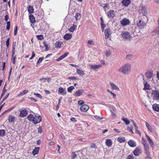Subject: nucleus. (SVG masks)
Instances as JSON below:
<instances>
[{"label": "nucleus", "instance_id": "nucleus-39", "mask_svg": "<svg viewBox=\"0 0 159 159\" xmlns=\"http://www.w3.org/2000/svg\"><path fill=\"white\" fill-rule=\"evenodd\" d=\"M144 151L147 156H150V153L149 151V149L145 150H144Z\"/></svg>", "mask_w": 159, "mask_h": 159}, {"label": "nucleus", "instance_id": "nucleus-55", "mask_svg": "<svg viewBox=\"0 0 159 159\" xmlns=\"http://www.w3.org/2000/svg\"><path fill=\"white\" fill-rule=\"evenodd\" d=\"M84 103V102L82 100H80L78 101V104L79 105H82Z\"/></svg>", "mask_w": 159, "mask_h": 159}, {"label": "nucleus", "instance_id": "nucleus-5", "mask_svg": "<svg viewBox=\"0 0 159 159\" xmlns=\"http://www.w3.org/2000/svg\"><path fill=\"white\" fill-rule=\"evenodd\" d=\"M42 118L40 116L35 115L34 117V119L33 123L35 124L40 123L42 120Z\"/></svg>", "mask_w": 159, "mask_h": 159}, {"label": "nucleus", "instance_id": "nucleus-27", "mask_svg": "<svg viewBox=\"0 0 159 159\" xmlns=\"http://www.w3.org/2000/svg\"><path fill=\"white\" fill-rule=\"evenodd\" d=\"M34 115L32 114H30L27 116V119L30 121H31L33 122V120L34 119Z\"/></svg>", "mask_w": 159, "mask_h": 159}, {"label": "nucleus", "instance_id": "nucleus-47", "mask_svg": "<svg viewBox=\"0 0 159 159\" xmlns=\"http://www.w3.org/2000/svg\"><path fill=\"white\" fill-rule=\"evenodd\" d=\"M44 45V47L45 48V51H48L49 50L48 48V45L46 43V42H44L43 43Z\"/></svg>", "mask_w": 159, "mask_h": 159}, {"label": "nucleus", "instance_id": "nucleus-29", "mask_svg": "<svg viewBox=\"0 0 159 159\" xmlns=\"http://www.w3.org/2000/svg\"><path fill=\"white\" fill-rule=\"evenodd\" d=\"M90 67L93 69H98L102 66L101 65H89Z\"/></svg>", "mask_w": 159, "mask_h": 159}, {"label": "nucleus", "instance_id": "nucleus-17", "mask_svg": "<svg viewBox=\"0 0 159 159\" xmlns=\"http://www.w3.org/2000/svg\"><path fill=\"white\" fill-rule=\"evenodd\" d=\"M128 143L130 147H134L136 145V142L133 140H129L128 142Z\"/></svg>", "mask_w": 159, "mask_h": 159}, {"label": "nucleus", "instance_id": "nucleus-15", "mask_svg": "<svg viewBox=\"0 0 159 159\" xmlns=\"http://www.w3.org/2000/svg\"><path fill=\"white\" fill-rule=\"evenodd\" d=\"M8 121L9 123H14L16 121V117L12 115L9 116L8 119Z\"/></svg>", "mask_w": 159, "mask_h": 159}, {"label": "nucleus", "instance_id": "nucleus-62", "mask_svg": "<svg viewBox=\"0 0 159 159\" xmlns=\"http://www.w3.org/2000/svg\"><path fill=\"white\" fill-rule=\"evenodd\" d=\"M30 99L31 100V101H33L34 102H37V100L35 99L34 98L31 97V98H30Z\"/></svg>", "mask_w": 159, "mask_h": 159}, {"label": "nucleus", "instance_id": "nucleus-33", "mask_svg": "<svg viewBox=\"0 0 159 159\" xmlns=\"http://www.w3.org/2000/svg\"><path fill=\"white\" fill-rule=\"evenodd\" d=\"M77 27L76 25L73 24L69 29V31L71 32H73Z\"/></svg>", "mask_w": 159, "mask_h": 159}, {"label": "nucleus", "instance_id": "nucleus-60", "mask_svg": "<svg viewBox=\"0 0 159 159\" xmlns=\"http://www.w3.org/2000/svg\"><path fill=\"white\" fill-rule=\"evenodd\" d=\"M60 100H59V102L56 107V110H58V109H59V105H60Z\"/></svg>", "mask_w": 159, "mask_h": 159}, {"label": "nucleus", "instance_id": "nucleus-2", "mask_svg": "<svg viewBox=\"0 0 159 159\" xmlns=\"http://www.w3.org/2000/svg\"><path fill=\"white\" fill-rule=\"evenodd\" d=\"M152 96L154 100H157L159 99V92L157 90H152Z\"/></svg>", "mask_w": 159, "mask_h": 159}, {"label": "nucleus", "instance_id": "nucleus-19", "mask_svg": "<svg viewBox=\"0 0 159 159\" xmlns=\"http://www.w3.org/2000/svg\"><path fill=\"white\" fill-rule=\"evenodd\" d=\"M145 75L148 79H150L153 76V72L152 71H149L146 73Z\"/></svg>", "mask_w": 159, "mask_h": 159}, {"label": "nucleus", "instance_id": "nucleus-43", "mask_svg": "<svg viewBox=\"0 0 159 159\" xmlns=\"http://www.w3.org/2000/svg\"><path fill=\"white\" fill-rule=\"evenodd\" d=\"M127 129L131 133V134H133L134 133V132L133 131V128L131 126H129L128 127Z\"/></svg>", "mask_w": 159, "mask_h": 159}, {"label": "nucleus", "instance_id": "nucleus-38", "mask_svg": "<svg viewBox=\"0 0 159 159\" xmlns=\"http://www.w3.org/2000/svg\"><path fill=\"white\" fill-rule=\"evenodd\" d=\"M81 14H79V13H77L76 15H75V18L77 20H78L80 19V18L81 17Z\"/></svg>", "mask_w": 159, "mask_h": 159}, {"label": "nucleus", "instance_id": "nucleus-58", "mask_svg": "<svg viewBox=\"0 0 159 159\" xmlns=\"http://www.w3.org/2000/svg\"><path fill=\"white\" fill-rule=\"evenodd\" d=\"M69 79L72 80H75L77 79L76 78L75 76L70 77L69 78Z\"/></svg>", "mask_w": 159, "mask_h": 159}, {"label": "nucleus", "instance_id": "nucleus-54", "mask_svg": "<svg viewBox=\"0 0 159 159\" xmlns=\"http://www.w3.org/2000/svg\"><path fill=\"white\" fill-rule=\"evenodd\" d=\"M18 30V27L17 26H15V29L14 31V35H16L17 34Z\"/></svg>", "mask_w": 159, "mask_h": 159}, {"label": "nucleus", "instance_id": "nucleus-52", "mask_svg": "<svg viewBox=\"0 0 159 159\" xmlns=\"http://www.w3.org/2000/svg\"><path fill=\"white\" fill-rule=\"evenodd\" d=\"M10 27V21H8L7 22V29L9 30Z\"/></svg>", "mask_w": 159, "mask_h": 159}, {"label": "nucleus", "instance_id": "nucleus-18", "mask_svg": "<svg viewBox=\"0 0 159 159\" xmlns=\"http://www.w3.org/2000/svg\"><path fill=\"white\" fill-rule=\"evenodd\" d=\"M84 92V90L82 89H80L76 91L74 95L75 96H80Z\"/></svg>", "mask_w": 159, "mask_h": 159}, {"label": "nucleus", "instance_id": "nucleus-16", "mask_svg": "<svg viewBox=\"0 0 159 159\" xmlns=\"http://www.w3.org/2000/svg\"><path fill=\"white\" fill-rule=\"evenodd\" d=\"M114 11L113 10L110 11H108L107 13V16L108 17L111 19H113L114 18L115 16L114 12Z\"/></svg>", "mask_w": 159, "mask_h": 159}, {"label": "nucleus", "instance_id": "nucleus-48", "mask_svg": "<svg viewBox=\"0 0 159 159\" xmlns=\"http://www.w3.org/2000/svg\"><path fill=\"white\" fill-rule=\"evenodd\" d=\"M111 54V52L110 51H108L106 52V55L107 57H109Z\"/></svg>", "mask_w": 159, "mask_h": 159}, {"label": "nucleus", "instance_id": "nucleus-46", "mask_svg": "<svg viewBox=\"0 0 159 159\" xmlns=\"http://www.w3.org/2000/svg\"><path fill=\"white\" fill-rule=\"evenodd\" d=\"M34 95L36 96L37 97L40 99H42L43 98L42 96H41L40 94L38 93H34Z\"/></svg>", "mask_w": 159, "mask_h": 159}, {"label": "nucleus", "instance_id": "nucleus-8", "mask_svg": "<svg viewBox=\"0 0 159 159\" xmlns=\"http://www.w3.org/2000/svg\"><path fill=\"white\" fill-rule=\"evenodd\" d=\"M111 33V31L109 28H108L105 29L104 30L105 38L106 39H108Z\"/></svg>", "mask_w": 159, "mask_h": 159}, {"label": "nucleus", "instance_id": "nucleus-10", "mask_svg": "<svg viewBox=\"0 0 159 159\" xmlns=\"http://www.w3.org/2000/svg\"><path fill=\"white\" fill-rule=\"evenodd\" d=\"M131 2V0H122L121 3L123 6L127 7L130 4Z\"/></svg>", "mask_w": 159, "mask_h": 159}, {"label": "nucleus", "instance_id": "nucleus-44", "mask_svg": "<svg viewBox=\"0 0 159 159\" xmlns=\"http://www.w3.org/2000/svg\"><path fill=\"white\" fill-rule=\"evenodd\" d=\"M144 149V150L147 149H149V147L148 143H146V144L143 145Z\"/></svg>", "mask_w": 159, "mask_h": 159}, {"label": "nucleus", "instance_id": "nucleus-49", "mask_svg": "<svg viewBox=\"0 0 159 159\" xmlns=\"http://www.w3.org/2000/svg\"><path fill=\"white\" fill-rule=\"evenodd\" d=\"M134 157L132 155H128L126 157V159H133Z\"/></svg>", "mask_w": 159, "mask_h": 159}, {"label": "nucleus", "instance_id": "nucleus-51", "mask_svg": "<svg viewBox=\"0 0 159 159\" xmlns=\"http://www.w3.org/2000/svg\"><path fill=\"white\" fill-rule=\"evenodd\" d=\"M37 37L38 39L39 40H42L43 39V36L41 35H37Z\"/></svg>", "mask_w": 159, "mask_h": 159}, {"label": "nucleus", "instance_id": "nucleus-6", "mask_svg": "<svg viewBox=\"0 0 159 159\" xmlns=\"http://www.w3.org/2000/svg\"><path fill=\"white\" fill-rule=\"evenodd\" d=\"M120 24L123 26H125L129 25L130 24V21L127 18H125L120 21Z\"/></svg>", "mask_w": 159, "mask_h": 159}, {"label": "nucleus", "instance_id": "nucleus-24", "mask_svg": "<svg viewBox=\"0 0 159 159\" xmlns=\"http://www.w3.org/2000/svg\"><path fill=\"white\" fill-rule=\"evenodd\" d=\"M72 37L71 34H66L64 36V39L66 40H68L70 39Z\"/></svg>", "mask_w": 159, "mask_h": 159}, {"label": "nucleus", "instance_id": "nucleus-61", "mask_svg": "<svg viewBox=\"0 0 159 159\" xmlns=\"http://www.w3.org/2000/svg\"><path fill=\"white\" fill-rule=\"evenodd\" d=\"M88 43L90 45H92L93 44V41L92 40H89L88 41Z\"/></svg>", "mask_w": 159, "mask_h": 159}, {"label": "nucleus", "instance_id": "nucleus-30", "mask_svg": "<svg viewBox=\"0 0 159 159\" xmlns=\"http://www.w3.org/2000/svg\"><path fill=\"white\" fill-rule=\"evenodd\" d=\"M112 144V141L110 139H107L106 141V144L107 146L111 147Z\"/></svg>", "mask_w": 159, "mask_h": 159}, {"label": "nucleus", "instance_id": "nucleus-37", "mask_svg": "<svg viewBox=\"0 0 159 159\" xmlns=\"http://www.w3.org/2000/svg\"><path fill=\"white\" fill-rule=\"evenodd\" d=\"M75 88L73 86H70L67 88V91L70 93H71L73 90Z\"/></svg>", "mask_w": 159, "mask_h": 159}, {"label": "nucleus", "instance_id": "nucleus-26", "mask_svg": "<svg viewBox=\"0 0 159 159\" xmlns=\"http://www.w3.org/2000/svg\"><path fill=\"white\" fill-rule=\"evenodd\" d=\"M145 123L147 128L149 131L151 132H152L153 131V129H152V127L147 122H146Z\"/></svg>", "mask_w": 159, "mask_h": 159}, {"label": "nucleus", "instance_id": "nucleus-34", "mask_svg": "<svg viewBox=\"0 0 159 159\" xmlns=\"http://www.w3.org/2000/svg\"><path fill=\"white\" fill-rule=\"evenodd\" d=\"M63 43L61 42L57 41L55 44V47L56 48H60L61 47V45Z\"/></svg>", "mask_w": 159, "mask_h": 159}, {"label": "nucleus", "instance_id": "nucleus-23", "mask_svg": "<svg viewBox=\"0 0 159 159\" xmlns=\"http://www.w3.org/2000/svg\"><path fill=\"white\" fill-rule=\"evenodd\" d=\"M68 52H66L64 53L63 55L60 57L57 60V61H59L65 58L68 55Z\"/></svg>", "mask_w": 159, "mask_h": 159}, {"label": "nucleus", "instance_id": "nucleus-42", "mask_svg": "<svg viewBox=\"0 0 159 159\" xmlns=\"http://www.w3.org/2000/svg\"><path fill=\"white\" fill-rule=\"evenodd\" d=\"M144 89H146L148 90L149 89H150V85H149L147 84V83H146L144 85Z\"/></svg>", "mask_w": 159, "mask_h": 159}, {"label": "nucleus", "instance_id": "nucleus-41", "mask_svg": "<svg viewBox=\"0 0 159 159\" xmlns=\"http://www.w3.org/2000/svg\"><path fill=\"white\" fill-rule=\"evenodd\" d=\"M28 92V90H24L23 91V92H20V95L22 96H23L27 93Z\"/></svg>", "mask_w": 159, "mask_h": 159}, {"label": "nucleus", "instance_id": "nucleus-4", "mask_svg": "<svg viewBox=\"0 0 159 159\" xmlns=\"http://www.w3.org/2000/svg\"><path fill=\"white\" fill-rule=\"evenodd\" d=\"M35 16L40 19L43 18L44 15L43 10L41 9H39L38 11L35 12Z\"/></svg>", "mask_w": 159, "mask_h": 159}, {"label": "nucleus", "instance_id": "nucleus-20", "mask_svg": "<svg viewBox=\"0 0 159 159\" xmlns=\"http://www.w3.org/2000/svg\"><path fill=\"white\" fill-rule=\"evenodd\" d=\"M76 73L81 76H83L85 74L84 71L80 69H77Z\"/></svg>", "mask_w": 159, "mask_h": 159}, {"label": "nucleus", "instance_id": "nucleus-12", "mask_svg": "<svg viewBox=\"0 0 159 159\" xmlns=\"http://www.w3.org/2000/svg\"><path fill=\"white\" fill-rule=\"evenodd\" d=\"M148 140L151 147L153 149L154 147V144L152 139L148 135H146Z\"/></svg>", "mask_w": 159, "mask_h": 159}, {"label": "nucleus", "instance_id": "nucleus-35", "mask_svg": "<svg viewBox=\"0 0 159 159\" xmlns=\"http://www.w3.org/2000/svg\"><path fill=\"white\" fill-rule=\"evenodd\" d=\"M6 132L4 129H0V137L4 136Z\"/></svg>", "mask_w": 159, "mask_h": 159}, {"label": "nucleus", "instance_id": "nucleus-57", "mask_svg": "<svg viewBox=\"0 0 159 159\" xmlns=\"http://www.w3.org/2000/svg\"><path fill=\"white\" fill-rule=\"evenodd\" d=\"M9 40L10 39L9 38H8L6 42V45L7 47L8 48L9 46Z\"/></svg>", "mask_w": 159, "mask_h": 159}, {"label": "nucleus", "instance_id": "nucleus-59", "mask_svg": "<svg viewBox=\"0 0 159 159\" xmlns=\"http://www.w3.org/2000/svg\"><path fill=\"white\" fill-rule=\"evenodd\" d=\"M154 32L157 33L159 35V28H158V30L156 29L154 31Z\"/></svg>", "mask_w": 159, "mask_h": 159}, {"label": "nucleus", "instance_id": "nucleus-36", "mask_svg": "<svg viewBox=\"0 0 159 159\" xmlns=\"http://www.w3.org/2000/svg\"><path fill=\"white\" fill-rule=\"evenodd\" d=\"M123 120L125 122L126 125H128L130 123L129 121L126 118H123Z\"/></svg>", "mask_w": 159, "mask_h": 159}, {"label": "nucleus", "instance_id": "nucleus-45", "mask_svg": "<svg viewBox=\"0 0 159 159\" xmlns=\"http://www.w3.org/2000/svg\"><path fill=\"white\" fill-rule=\"evenodd\" d=\"M43 57H40L39 59V60L37 61V65L39 64L43 60Z\"/></svg>", "mask_w": 159, "mask_h": 159}, {"label": "nucleus", "instance_id": "nucleus-63", "mask_svg": "<svg viewBox=\"0 0 159 159\" xmlns=\"http://www.w3.org/2000/svg\"><path fill=\"white\" fill-rule=\"evenodd\" d=\"M70 120L72 121H74L76 122L77 121V120L74 117H72L70 119Z\"/></svg>", "mask_w": 159, "mask_h": 159}, {"label": "nucleus", "instance_id": "nucleus-1", "mask_svg": "<svg viewBox=\"0 0 159 159\" xmlns=\"http://www.w3.org/2000/svg\"><path fill=\"white\" fill-rule=\"evenodd\" d=\"M131 65L129 63H126L121 66L118 70V71L125 75H128L131 71Z\"/></svg>", "mask_w": 159, "mask_h": 159}, {"label": "nucleus", "instance_id": "nucleus-11", "mask_svg": "<svg viewBox=\"0 0 159 159\" xmlns=\"http://www.w3.org/2000/svg\"><path fill=\"white\" fill-rule=\"evenodd\" d=\"M28 112L27 110L25 109H24L20 111L19 116L21 117H24L26 116Z\"/></svg>", "mask_w": 159, "mask_h": 159}, {"label": "nucleus", "instance_id": "nucleus-28", "mask_svg": "<svg viewBox=\"0 0 159 159\" xmlns=\"http://www.w3.org/2000/svg\"><path fill=\"white\" fill-rule=\"evenodd\" d=\"M39 147H35L32 151V154L34 156L38 154L39 153Z\"/></svg>", "mask_w": 159, "mask_h": 159}, {"label": "nucleus", "instance_id": "nucleus-25", "mask_svg": "<svg viewBox=\"0 0 159 159\" xmlns=\"http://www.w3.org/2000/svg\"><path fill=\"white\" fill-rule=\"evenodd\" d=\"M110 84L112 89H116L118 91L119 90V88L118 87L114 84L111 82H110Z\"/></svg>", "mask_w": 159, "mask_h": 159}, {"label": "nucleus", "instance_id": "nucleus-50", "mask_svg": "<svg viewBox=\"0 0 159 159\" xmlns=\"http://www.w3.org/2000/svg\"><path fill=\"white\" fill-rule=\"evenodd\" d=\"M93 116L97 119L101 120L102 119V117L96 115H94Z\"/></svg>", "mask_w": 159, "mask_h": 159}, {"label": "nucleus", "instance_id": "nucleus-22", "mask_svg": "<svg viewBox=\"0 0 159 159\" xmlns=\"http://www.w3.org/2000/svg\"><path fill=\"white\" fill-rule=\"evenodd\" d=\"M29 19L31 22L32 23H34L35 22V19L34 16L32 14H30L29 16Z\"/></svg>", "mask_w": 159, "mask_h": 159}, {"label": "nucleus", "instance_id": "nucleus-9", "mask_svg": "<svg viewBox=\"0 0 159 159\" xmlns=\"http://www.w3.org/2000/svg\"><path fill=\"white\" fill-rule=\"evenodd\" d=\"M137 25L139 28L142 29L144 28L145 24L142 20H140L139 22L137 23Z\"/></svg>", "mask_w": 159, "mask_h": 159}, {"label": "nucleus", "instance_id": "nucleus-53", "mask_svg": "<svg viewBox=\"0 0 159 159\" xmlns=\"http://www.w3.org/2000/svg\"><path fill=\"white\" fill-rule=\"evenodd\" d=\"M101 29L102 32L104 30V28L106 27V25H104L102 22L101 23Z\"/></svg>", "mask_w": 159, "mask_h": 159}, {"label": "nucleus", "instance_id": "nucleus-3", "mask_svg": "<svg viewBox=\"0 0 159 159\" xmlns=\"http://www.w3.org/2000/svg\"><path fill=\"white\" fill-rule=\"evenodd\" d=\"M142 153V149L140 146H138L133 151V154L136 156H138L141 154Z\"/></svg>", "mask_w": 159, "mask_h": 159}, {"label": "nucleus", "instance_id": "nucleus-21", "mask_svg": "<svg viewBox=\"0 0 159 159\" xmlns=\"http://www.w3.org/2000/svg\"><path fill=\"white\" fill-rule=\"evenodd\" d=\"M153 110L159 112V105L157 104H154L152 105Z\"/></svg>", "mask_w": 159, "mask_h": 159}, {"label": "nucleus", "instance_id": "nucleus-13", "mask_svg": "<svg viewBox=\"0 0 159 159\" xmlns=\"http://www.w3.org/2000/svg\"><path fill=\"white\" fill-rule=\"evenodd\" d=\"M65 88H63L62 87H60L58 89V94H61L62 95H65L66 94Z\"/></svg>", "mask_w": 159, "mask_h": 159}, {"label": "nucleus", "instance_id": "nucleus-7", "mask_svg": "<svg viewBox=\"0 0 159 159\" xmlns=\"http://www.w3.org/2000/svg\"><path fill=\"white\" fill-rule=\"evenodd\" d=\"M121 35L123 38L125 39H130L131 36L129 34V33L128 32H124L122 33Z\"/></svg>", "mask_w": 159, "mask_h": 159}, {"label": "nucleus", "instance_id": "nucleus-64", "mask_svg": "<svg viewBox=\"0 0 159 159\" xmlns=\"http://www.w3.org/2000/svg\"><path fill=\"white\" fill-rule=\"evenodd\" d=\"M72 158L73 159H74L76 156V155L75 153L74 152L72 153Z\"/></svg>", "mask_w": 159, "mask_h": 159}, {"label": "nucleus", "instance_id": "nucleus-40", "mask_svg": "<svg viewBox=\"0 0 159 159\" xmlns=\"http://www.w3.org/2000/svg\"><path fill=\"white\" fill-rule=\"evenodd\" d=\"M15 108V107H11V108H9V109H8L7 110H6L4 112H3L2 115H3V114H4L5 113H6V112H7L8 111H11L13 109H14V108Z\"/></svg>", "mask_w": 159, "mask_h": 159}, {"label": "nucleus", "instance_id": "nucleus-32", "mask_svg": "<svg viewBox=\"0 0 159 159\" xmlns=\"http://www.w3.org/2000/svg\"><path fill=\"white\" fill-rule=\"evenodd\" d=\"M28 11L29 14H31L32 13L34 12V9L33 7L29 6L28 8Z\"/></svg>", "mask_w": 159, "mask_h": 159}, {"label": "nucleus", "instance_id": "nucleus-56", "mask_svg": "<svg viewBox=\"0 0 159 159\" xmlns=\"http://www.w3.org/2000/svg\"><path fill=\"white\" fill-rule=\"evenodd\" d=\"M105 6L103 7V8L105 10V11H106V8H107L108 9H109V6L108 4H105Z\"/></svg>", "mask_w": 159, "mask_h": 159}, {"label": "nucleus", "instance_id": "nucleus-31", "mask_svg": "<svg viewBox=\"0 0 159 159\" xmlns=\"http://www.w3.org/2000/svg\"><path fill=\"white\" fill-rule=\"evenodd\" d=\"M117 140L120 143L124 142L125 141V139L124 137L120 136L117 138Z\"/></svg>", "mask_w": 159, "mask_h": 159}, {"label": "nucleus", "instance_id": "nucleus-14", "mask_svg": "<svg viewBox=\"0 0 159 159\" xmlns=\"http://www.w3.org/2000/svg\"><path fill=\"white\" fill-rule=\"evenodd\" d=\"M89 108V106L87 105H83L80 107V110L83 112L86 111Z\"/></svg>", "mask_w": 159, "mask_h": 159}]
</instances>
